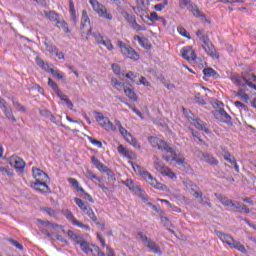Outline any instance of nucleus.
<instances>
[{
	"mask_svg": "<svg viewBox=\"0 0 256 256\" xmlns=\"http://www.w3.org/2000/svg\"><path fill=\"white\" fill-rule=\"evenodd\" d=\"M40 223L41 232L46 235V237H53V232H50L49 229H61L62 226L58 224L51 223L49 221L38 220Z\"/></svg>",
	"mask_w": 256,
	"mask_h": 256,
	"instance_id": "9b49d317",
	"label": "nucleus"
},
{
	"mask_svg": "<svg viewBox=\"0 0 256 256\" xmlns=\"http://www.w3.org/2000/svg\"><path fill=\"white\" fill-rule=\"evenodd\" d=\"M48 85L53 89V91H55L57 96L59 95V93L63 92L61 91V89H59V86H57V83H55V81H53V79L51 78L48 79Z\"/></svg>",
	"mask_w": 256,
	"mask_h": 256,
	"instance_id": "79ce46f5",
	"label": "nucleus"
},
{
	"mask_svg": "<svg viewBox=\"0 0 256 256\" xmlns=\"http://www.w3.org/2000/svg\"><path fill=\"white\" fill-rule=\"evenodd\" d=\"M224 159H225V161H228V163H231V165H233V163L236 162L235 158L229 152H226L224 154Z\"/></svg>",
	"mask_w": 256,
	"mask_h": 256,
	"instance_id": "338daca9",
	"label": "nucleus"
},
{
	"mask_svg": "<svg viewBox=\"0 0 256 256\" xmlns=\"http://www.w3.org/2000/svg\"><path fill=\"white\" fill-rule=\"evenodd\" d=\"M236 97H239L244 103H249L250 97L243 89L238 90Z\"/></svg>",
	"mask_w": 256,
	"mask_h": 256,
	"instance_id": "4c0bfd02",
	"label": "nucleus"
},
{
	"mask_svg": "<svg viewBox=\"0 0 256 256\" xmlns=\"http://www.w3.org/2000/svg\"><path fill=\"white\" fill-rule=\"evenodd\" d=\"M49 181L34 182L31 184L32 189L38 191V193H49L50 189L47 185Z\"/></svg>",
	"mask_w": 256,
	"mask_h": 256,
	"instance_id": "a211bd4d",
	"label": "nucleus"
},
{
	"mask_svg": "<svg viewBox=\"0 0 256 256\" xmlns=\"http://www.w3.org/2000/svg\"><path fill=\"white\" fill-rule=\"evenodd\" d=\"M112 70L113 73H115V75H117L118 77H121V75H123V73H121V66H119L118 64H112Z\"/></svg>",
	"mask_w": 256,
	"mask_h": 256,
	"instance_id": "0e129e2a",
	"label": "nucleus"
},
{
	"mask_svg": "<svg viewBox=\"0 0 256 256\" xmlns=\"http://www.w3.org/2000/svg\"><path fill=\"white\" fill-rule=\"evenodd\" d=\"M193 3H191V0H179V7L180 9H185V7L191 6Z\"/></svg>",
	"mask_w": 256,
	"mask_h": 256,
	"instance_id": "69168bd1",
	"label": "nucleus"
},
{
	"mask_svg": "<svg viewBox=\"0 0 256 256\" xmlns=\"http://www.w3.org/2000/svg\"><path fill=\"white\" fill-rule=\"evenodd\" d=\"M68 183H70L72 187H75L77 191H80L81 193H85V190L83 189V187L79 186V181H77V179L69 178Z\"/></svg>",
	"mask_w": 256,
	"mask_h": 256,
	"instance_id": "58836bf2",
	"label": "nucleus"
},
{
	"mask_svg": "<svg viewBox=\"0 0 256 256\" xmlns=\"http://www.w3.org/2000/svg\"><path fill=\"white\" fill-rule=\"evenodd\" d=\"M62 213H63L64 217H66V219L68 221H70V223H72V225H74V227H79L80 229H83L84 231H91V227L89 225L83 224V222H80L79 220H77V218H75V216L73 215L71 210L65 209V210H62Z\"/></svg>",
	"mask_w": 256,
	"mask_h": 256,
	"instance_id": "6e6552de",
	"label": "nucleus"
},
{
	"mask_svg": "<svg viewBox=\"0 0 256 256\" xmlns=\"http://www.w3.org/2000/svg\"><path fill=\"white\" fill-rule=\"evenodd\" d=\"M231 249H237V251H240V253H247V249H245V246L241 244V242L233 240L232 244H230Z\"/></svg>",
	"mask_w": 256,
	"mask_h": 256,
	"instance_id": "473e14b6",
	"label": "nucleus"
},
{
	"mask_svg": "<svg viewBox=\"0 0 256 256\" xmlns=\"http://www.w3.org/2000/svg\"><path fill=\"white\" fill-rule=\"evenodd\" d=\"M117 151L120 155H122V157H126L127 159H135L136 157L135 153L124 147L123 144L118 146Z\"/></svg>",
	"mask_w": 256,
	"mask_h": 256,
	"instance_id": "6ab92c4d",
	"label": "nucleus"
},
{
	"mask_svg": "<svg viewBox=\"0 0 256 256\" xmlns=\"http://www.w3.org/2000/svg\"><path fill=\"white\" fill-rule=\"evenodd\" d=\"M150 145L160 151H166V153H171V156H163L165 161H175L178 165H183L185 163V157L179 150H173V148L169 147V144L164 140L159 139L158 137L151 136L148 138Z\"/></svg>",
	"mask_w": 256,
	"mask_h": 256,
	"instance_id": "f257e3e1",
	"label": "nucleus"
},
{
	"mask_svg": "<svg viewBox=\"0 0 256 256\" xmlns=\"http://www.w3.org/2000/svg\"><path fill=\"white\" fill-rule=\"evenodd\" d=\"M138 76H139L138 73H133L132 71H130V72H128V73L126 74V78H127V79H130V81H131L132 83H136V84H137V81H136L135 79H137Z\"/></svg>",
	"mask_w": 256,
	"mask_h": 256,
	"instance_id": "052dcab7",
	"label": "nucleus"
},
{
	"mask_svg": "<svg viewBox=\"0 0 256 256\" xmlns=\"http://www.w3.org/2000/svg\"><path fill=\"white\" fill-rule=\"evenodd\" d=\"M88 141H90L92 143V145H95L96 147H98V149H101L103 147V143H101V141L95 140L91 136H88Z\"/></svg>",
	"mask_w": 256,
	"mask_h": 256,
	"instance_id": "e2e57ef3",
	"label": "nucleus"
},
{
	"mask_svg": "<svg viewBox=\"0 0 256 256\" xmlns=\"http://www.w3.org/2000/svg\"><path fill=\"white\" fill-rule=\"evenodd\" d=\"M36 63L38 66H40L41 69H43V71H47V73H51V69L53 68L49 66V63L44 62V60L41 59V57L39 56L36 57Z\"/></svg>",
	"mask_w": 256,
	"mask_h": 256,
	"instance_id": "cd10ccee",
	"label": "nucleus"
},
{
	"mask_svg": "<svg viewBox=\"0 0 256 256\" xmlns=\"http://www.w3.org/2000/svg\"><path fill=\"white\" fill-rule=\"evenodd\" d=\"M90 5L92 6L93 11L97 13L99 17L102 19H107L108 21H111L113 19V15H111V12L107 10V7L105 5L99 3L97 0H90Z\"/></svg>",
	"mask_w": 256,
	"mask_h": 256,
	"instance_id": "7ed1b4c3",
	"label": "nucleus"
},
{
	"mask_svg": "<svg viewBox=\"0 0 256 256\" xmlns=\"http://www.w3.org/2000/svg\"><path fill=\"white\" fill-rule=\"evenodd\" d=\"M193 125L194 127H196V129H199L200 131H204L205 133H209V130L205 127V125H203V122H201V120L199 119L194 120Z\"/></svg>",
	"mask_w": 256,
	"mask_h": 256,
	"instance_id": "a19ab883",
	"label": "nucleus"
},
{
	"mask_svg": "<svg viewBox=\"0 0 256 256\" xmlns=\"http://www.w3.org/2000/svg\"><path fill=\"white\" fill-rule=\"evenodd\" d=\"M133 171L136 173V175H140V177L144 178L149 185L154 187V189H158V191H165L167 189V186L163 185L162 183L158 182L151 173L147 172L145 168L141 167L140 165L136 164L135 162H129Z\"/></svg>",
	"mask_w": 256,
	"mask_h": 256,
	"instance_id": "f03ea898",
	"label": "nucleus"
},
{
	"mask_svg": "<svg viewBox=\"0 0 256 256\" xmlns=\"http://www.w3.org/2000/svg\"><path fill=\"white\" fill-rule=\"evenodd\" d=\"M102 45L108 49V51H113L115 49V46H113V43H111V40L106 38L103 42Z\"/></svg>",
	"mask_w": 256,
	"mask_h": 256,
	"instance_id": "6e6d98bb",
	"label": "nucleus"
},
{
	"mask_svg": "<svg viewBox=\"0 0 256 256\" xmlns=\"http://www.w3.org/2000/svg\"><path fill=\"white\" fill-rule=\"evenodd\" d=\"M183 184L185 185L186 189H188V191H195V189H197V185H195V183L189 179L184 180Z\"/></svg>",
	"mask_w": 256,
	"mask_h": 256,
	"instance_id": "37998d69",
	"label": "nucleus"
},
{
	"mask_svg": "<svg viewBox=\"0 0 256 256\" xmlns=\"http://www.w3.org/2000/svg\"><path fill=\"white\" fill-rule=\"evenodd\" d=\"M204 161L206 163H209L210 165H219V161H217V159H215V157L209 155V154H202Z\"/></svg>",
	"mask_w": 256,
	"mask_h": 256,
	"instance_id": "c9c22d12",
	"label": "nucleus"
},
{
	"mask_svg": "<svg viewBox=\"0 0 256 256\" xmlns=\"http://www.w3.org/2000/svg\"><path fill=\"white\" fill-rule=\"evenodd\" d=\"M118 47L124 57L131 59L132 61H139V53L135 51L131 46L123 43V41H118Z\"/></svg>",
	"mask_w": 256,
	"mask_h": 256,
	"instance_id": "423d86ee",
	"label": "nucleus"
},
{
	"mask_svg": "<svg viewBox=\"0 0 256 256\" xmlns=\"http://www.w3.org/2000/svg\"><path fill=\"white\" fill-rule=\"evenodd\" d=\"M89 255L105 256V252L101 251V249H99L98 246L92 244Z\"/></svg>",
	"mask_w": 256,
	"mask_h": 256,
	"instance_id": "e433bc0d",
	"label": "nucleus"
},
{
	"mask_svg": "<svg viewBox=\"0 0 256 256\" xmlns=\"http://www.w3.org/2000/svg\"><path fill=\"white\" fill-rule=\"evenodd\" d=\"M177 31L182 37H186V39H191V34H189L184 27L179 26L177 28Z\"/></svg>",
	"mask_w": 256,
	"mask_h": 256,
	"instance_id": "3c124183",
	"label": "nucleus"
},
{
	"mask_svg": "<svg viewBox=\"0 0 256 256\" xmlns=\"http://www.w3.org/2000/svg\"><path fill=\"white\" fill-rule=\"evenodd\" d=\"M94 115H95V119H96L97 123H99L100 127H102V129H105L107 127V122L110 120L109 117H105V115H103V113L98 112V111H94Z\"/></svg>",
	"mask_w": 256,
	"mask_h": 256,
	"instance_id": "aec40b11",
	"label": "nucleus"
},
{
	"mask_svg": "<svg viewBox=\"0 0 256 256\" xmlns=\"http://www.w3.org/2000/svg\"><path fill=\"white\" fill-rule=\"evenodd\" d=\"M0 109H2L5 117L9 119V121H12V123H17V119L13 115V109L11 106H9V103L5 101V99L0 97Z\"/></svg>",
	"mask_w": 256,
	"mask_h": 256,
	"instance_id": "f8f14e48",
	"label": "nucleus"
},
{
	"mask_svg": "<svg viewBox=\"0 0 256 256\" xmlns=\"http://www.w3.org/2000/svg\"><path fill=\"white\" fill-rule=\"evenodd\" d=\"M92 35L98 45H103L105 39H107L104 38L103 35H101V33H93Z\"/></svg>",
	"mask_w": 256,
	"mask_h": 256,
	"instance_id": "8fccbe9b",
	"label": "nucleus"
},
{
	"mask_svg": "<svg viewBox=\"0 0 256 256\" xmlns=\"http://www.w3.org/2000/svg\"><path fill=\"white\" fill-rule=\"evenodd\" d=\"M78 245H80L81 251H83V253H86V255H89L91 253V247L93 244H90L87 241L83 240L80 241Z\"/></svg>",
	"mask_w": 256,
	"mask_h": 256,
	"instance_id": "2f4dec72",
	"label": "nucleus"
},
{
	"mask_svg": "<svg viewBox=\"0 0 256 256\" xmlns=\"http://www.w3.org/2000/svg\"><path fill=\"white\" fill-rule=\"evenodd\" d=\"M11 167H14L18 173L25 171V161L19 156H11L9 159Z\"/></svg>",
	"mask_w": 256,
	"mask_h": 256,
	"instance_id": "4468645a",
	"label": "nucleus"
},
{
	"mask_svg": "<svg viewBox=\"0 0 256 256\" xmlns=\"http://www.w3.org/2000/svg\"><path fill=\"white\" fill-rule=\"evenodd\" d=\"M149 20L150 21H163V23H165L164 18L159 16V14H157V12H151Z\"/></svg>",
	"mask_w": 256,
	"mask_h": 256,
	"instance_id": "864d4df0",
	"label": "nucleus"
},
{
	"mask_svg": "<svg viewBox=\"0 0 256 256\" xmlns=\"http://www.w3.org/2000/svg\"><path fill=\"white\" fill-rule=\"evenodd\" d=\"M231 81L238 87H244V85H248V87L256 90V76L253 74L249 78L245 76H232Z\"/></svg>",
	"mask_w": 256,
	"mask_h": 256,
	"instance_id": "20e7f679",
	"label": "nucleus"
},
{
	"mask_svg": "<svg viewBox=\"0 0 256 256\" xmlns=\"http://www.w3.org/2000/svg\"><path fill=\"white\" fill-rule=\"evenodd\" d=\"M50 73L53 77H57V79H63L65 77V73L59 72V70H55L53 68L50 70Z\"/></svg>",
	"mask_w": 256,
	"mask_h": 256,
	"instance_id": "bf43d9fd",
	"label": "nucleus"
},
{
	"mask_svg": "<svg viewBox=\"0 0 256 256\" xmlns=\"http://www.w3.org/2000/svg\"><path fill=\"white\" fill-rule=\"evenodd\" d=\"M196 36L198 39H200V41H202V43L209 39V37L205 36V30H198L196 32Z\"/></svg>",
	"mask_w": 256,
	"mask_h": 256,
	"instance_id": "5fc2aeb1",
	"label": "nucleus"
},
{
	"mask_svg": "<svg viewBox=\"0 0 256 256\" xmlns=\"http://www.w3.org/2000/svg\"><path fill=\"white\" fill-rule=\"evenodd\" d=\"M91 161H92L94 167H96V169H98V171H101L102 173H105L106 171H108L109 167L105 166V164H103L101 161H99V159H97V157L92 156Z\"/></svg>",
	"mask_w": 256,
	"mask_h": 256,
	"instance_id": "a878e982",
	"label": "nucleus"
},
{
	"mask_svg": "<svg viewBox=\"0 0 256 256\" xmlns=\"http://www.w3.org/2000/svg\"><path fill=\"white\" fill-rule=\"evenodd\" d=\"M136 3L138 5V9L141 11H147L149 9V3L145 2V0H136Z\"/></svg>",
	"mask_w": 256,
	"mask_h": 256,
	"instance_id": "a18cd8bd",
	"label": "nucleus"
},
{
	"mask_svg": "<svg viewBox=\"0 0 256 256\" xmlns=\"http://www.w3.org/2000/svg\"><path fill=\"white\" fill-rule=\"evenodd\" d=\"M126 142L132 145L135 149H141V145H139V142L137 141V138L133 137V135L130 134V138H126Z\"/></svg>",
	"mask_w": 256,
	"mask_h": 256,
	"instance_id": "ea45409f",
	"label": "nucleus"
},
{
	"mask_svg": "<svg viewBox=\"0 0 256 256\" xmlns=\"http://www.w3.org/2000/svg\"><path fill=\"white\" fill-rule=\"evenodd\" d=\"M123 17L129 23V25L132 27L134 31H147V27L141 26L137 23V19H135V16L127 12H124Z\"/></svg>",
	"mask_w": 256,
	"mask_h": 256,
	"instance_id": "ddd939ff",
	"label": "nucleus"
},
{
	"mask_svg": "<svg viewBox=\"0 0 256 256\" xmlns=\"http://www.w3.org/2000/svg\"><path fill=\"white\" fill-rule=\"evenodd\" d=\"M124 93H125L126 97H128V99H130V101H137L138 97H137V93H135V90H133L131 88H126V89H124Z\"/></svg>",
	"mask_w": 256,
	"mask_h": 256,
	"instance_id": "72a5a7b5",
	"label": "nucleus"
},
{
	"mask_svg": "<svg viewBox=\"0 0 256 256\" xmlns=\"http://www.w3.org/2000/svg\"><path fill=\"white\" fill-rule=\"evenodd\" d=\"M44 15L49 21H52L56 25H59L61 23V20L59 19V14L55 13V11H44Z\"/></svg>",
	"mask_w": 256,
	"mask_h": 256,
	"instance_id": "4be33fe9",
	"label": "nucleus"
},
{
	"mask_svg": "<svg viewBox=\"0 0 256 256\" xmlns=\"http://www.w3.org/2000/svg\"><path fill=\"white\" fill-rule=\"evenodd\" d=\"M192 136L194 137L195 141H198V143H203L205 144V142L203 141V139H201V136L199 135V132L192 130Z\"/></svg>",
	"mask_w": 256,
	"mask_h": 256,
	"instance_id": "774afa93",
	"label": "nucleus"
},
{
	"mask_svg": "<svg viewBox=\"0 0 256 256\" xmlns=\"http://www.w3.org/2000/svg\"><path fill=\"white\" fill-rule=\"evenodd\" d=\"M202 47L204 51L212 57V59H219V54L217 53V50H215V46H213V43H211V40H206L203 42Z\"/></svg>",
	"mask_w": 256,
	"mask_h": 256,
	"instance_id": "2eb2a0df",
	"label": "nucleus"
},
{
	"mask_svg": "<svg viewBox=\"0 0 256 256\" xmlns=\"http://www.w3.org/2000/svg\"><path fill=\"white\" fill-rule=\"evenodd\" d=\"M91 161H92L94 167H96V169H98V171H101L102 173H105L106 171H108L109 167L105 166V164H103L101 161H99V159H97V157L92 156Z\"/></svg>",
	"mask_w": 256,
	"mask_h": 256,
	"instance_id": "393cba45",
	"label": "nucleus"
},
{
	"mask_svg": "<svg viewBox=\"0 0 256 256\" xmlns=\"http://www.w3.org/2000/svg\"><path fill=\"white\" fill-rule=\"evenodd\" d=\"M154 167L157 171H159V173H161V175H165L170 179H177V175H175L171 169L167 168V166H165L161 160H155Z\"/></svg>",
	"mask_w": 256,
	"mask_h": 256,
	"instance_id": "9d476101",
	"label": "nucleus"
},
{
	"mask_svg": "<svg viewBox=\"0 0 256 256\" xmlns=\"http://www.w3.org/2000/svg\"><path fill=\"white\" fill-rule=\"evenodd\" d=\"M215 197L224 205V207H231L233 205V200L229 199L226 196H223L222 194H215Z\"/></svg>",
	"mask_w": 256,
	"mask_h": 256,
	"instance_id": "bb28decb",
	"label": "nucleus"
},
{
	"mask_svg": "<svg viewBox=\"0 0 256 256\" xmlns=\"http://www.w3.org/2000/svg\"><path fill=\"white\" fill-rule=\"evenodd\" d=\"M74 201L76 205H78V207L81 209V211H83V213H85V215L91 219V221H97V216L89 204L83 202V200L80 198H75Z\"/></svg>",
	"mask_w": 256,
	"mask_h": 256,
	"instance_id": "1a4fd4ad",
	"label": "nucleus"
},
{
	"mask_svg": "<svg viewBox=\"0 0 256 256\" xmlns=\"http://www.w3.org/2000/svg\"><path fill=\"white\" fill-rule=\"evenodd\" d=\"M114 123L116 125V127L118 128L119 133L122 135V137L125 139V141L129 138L131 139V133H129V131H127V129H125V127H123V124H121V121L118 119L114 120Z\"/></svg>",
	"mask_w": 256,
	"mask_h": 256,
	"instance_id": "412c9836",
	"label": "nucleus"
},
{
	"mask_svg": "<svg viewBox=\"0 0 256 256\" xmlns=\"http://www.w3.org/2000/svg\"><path fill=\"white\" fill-rule=\"evenodd\" d=\"M59 99H61V101H63L65 103V105L68 107V109H70L71 111H73V102H71V99H69V97H67V95H65L63 92H59L58 95Z\"/></svg>",
	"mask_w": 256,
	"mask_h": 256,
	"instance_id": "c85d7f7f",
	"label": "nucleus"
},
{
	"mask_svg": "<svg viewBox=\"0 0 256 256\" xmlns=\"http://www.w3.org/2000/svg\"><path fill=\"white\" fill-rule=\"evenodd\" d=\"M91 25V20L89 19V15L87 11H82V19H81V29H85V27H89Z\"/></svg>",
	"mask_w": 256,
	"mask_h": 256,
	"instance_id": "7c9ffc66",
	"label": "nucleus"
},
{
	"mask_svg": "<svg viewBox=\"0 0 256 256\" xmlns=\"http://www.w3.org/2000/svg\"><path fill=\"white\" fill-rule=\"evenodd\" d=\"M32 176L36 181L35 183H39L41 181H49V175L37 167L32 168Z\"/></svg>",
	"mask_w": 256,
	"mask_h": 256,
	"instance_id": "f3484780",
	"label": "nucleus"
},
{
	"mask_svg": "<svg viewBox=\"0 0 256 256\" xmlns=\"http://www.w3.org/2000/svg\"><path fill=\"white\" fill-rule=\"evenodd\" d=\"M44 45L46 47V51H48V53H51V55H55V53H57V50L59 48H57V46L49 44L47 42H44Z\"/></svg>",
	"mask_w": 256,
	"mask_h": 256,
	"instance_id": "de8ad7c7",
	"label": "nucleus"
},
{
	"mask_svg": "<svg viewBox=\"0 0 256 256\" xmlns=\"http://www.w3.org/2000/svg\"><path fill=\"white\" fill-rule=\"evenodd\" d=\"M136 85H143L144 87H151V82L147 78L141 76L140 80L136 82Z\"/></svg>",
	"mask_w": 256,
	"mask_h": 256,
	"instance_id": "13d9d810",
	"label": "nucleus"
},
{
	"mask_svg": "<svg viewBox=\"0 0 256 256\" xmlns=\"http://www.w3.org/2000/svg\"><path fill=\"white\" fill-rule=\"evenodd\" d=\"M168 5H169L168 0H162L160 3H158L154 6V9H155V11H163V9H165V7Z\"/></svg>",
	"mask_w": 256,
	"mask_h": 256,
	"instance_id": "09e8293b",
	"label": "nucleus"
},
{
	"mask_svg": "<svg viewBox=\"0 0 256 256\" xmlns=\"http://www.w3.org/2000/svg\"><path fill=\"white\" fill-rule=\"evenodd\" d=\"M12 103L14 105V107H16L17 111H20L21 113H25V111H27V108H25V106L21 105V103H19V101L15 98H12Z\"/></svg>",
	"mask_w": 256,
	"mask_h": 256,
	"instance_id": "c03bdc74",
	"label": "nucleus"
},
{
	"mask_svg": "<svg viewBox=\"0 0 256 256\" xmlns=\"http://www.w3.org/2000/svg\"><path fill=\"white\" fill-rule=\"evenodd\" d=\"M217 237L222 241V243H226V245H229L231 247V244L233 243V237H231L229 234H225L223 232H216Z\"/></svg>",
	"mask_w": 256,
	"mask_h": 256,
	"instance_id": "5701e85b",
	"label": "nucleus"
},
{
	"mask_svg": "<svg viewBox=\"0 0 256 256\" xmlns=\"http://www.w3.org/2000/svg\"><path fill=\"white\" fill-rule=\"evenodd\" d=\"M122 183L123 185H126L129 191H132V193L138 195V197H141L143 201H149V197H147L145 191L141 189V187L135 185V182L132 179H127L125 181H122Z\"/></svg>",
	"mask_w": 256,
	"mask_h": 256,
	"instance_id": "0eeeda50",
	"label": "nucleus"
},
{
	"mask_svg": "<svg viewBox=\"0 0 256 256\" xmlns=\"http://www.w3.org/2000/svg\"><path fill=\"white\" fill-rule=\"evenodd\" d=\"M188 9L193 13L194 17H201V11H199V8H197L196 5L192 4L191 6H188Z\"/></svg>",
	"mask_w": 256,
	"mask_h": 256,
	"instance_id": "603ef678",
	"label": "nucleus"
},
{
	"mask_svg": "<svg viewBox=\"0 0 256 256\" xmlns=\"http://www.w3.org/2000/svg\"><path fill=\"white\" fill-rule=\"evenodd\" d=\"M68 237L75 242V245H79L81 242V240H79V235L73 232V230H68Z\"/></svg>",
	"mask_w": 256,
	"mask_h": 256,
	"instance_id": "49530a36",
	"label": "nucleus"
},
{
	"mask_svg": "<svg viewBox=\"0 0 256 256\" xmlns=\"http://www.w3.org/2000/svg\"><path fill=\"white\" fill-rule=\"evenodd\" d=\"M91 161H92L94 167H96V169H98V171H101L102 173H105L106 171H108L109 167L105 166V164H103L101 161H99V159H97V157L92 156Z\"/></svg>",
	"mask_w": 256,
	"mask_h": 256,
	"instance_id": "b1692460",
	"label": "nucleus"
},
{
	"mask_svg": "<svg viewBox=\"0 0 256 256\" xmlns=\"http://www.w3.org/2000/svg\"><path fill=\"white\" fill-rule=\"evenodd\" d=\"M138 237L142 241L144 247H147L150 249V251H152V253H156V255H161V248L157 245V243H155V241L147 237L146 233L139 231Z\"/></svg>",
	"mask_w": 256,
	"mask_h": 256,
	"instance_id": "39448f33",
	"label": "nucleus"
},
{
	"mask_svg": "<svg viewBox=\"0 0 256 256\" xmlns=\"http://www.w3.org/2000/svg\"><path fill=\"white\" fill-rule=\"evenodd\" d=\"M180 53L183 57V59H186V61H195L197 59V55L195 54V50L193 49V46H186L180 50Z\"/></svg>",
	"mask_w": 256,
	"mask_h": 256,
	"instance_id": "dca6fc26",
	"label": "nucleus"
},
{
	"mask_svg": "<svg viewBox=\"0 0 256 256\" xmlns=\"http://www.w3.org/2000/svg\"><path fill=\"white\" fill-rule=\"evenodd\" d=\"M218 116L220 118V121H222V123H229L231 121V116L224 110L218 111Z\"/></svg>",
	"mask_w": 256,
	"mask_h": 256,
	"instance_id": "f704fd0d",
	"label": "nucleus"
},
{
	"mask_svg": "<svg viewBox=\"0 0 256 256\" xmlns=\"http://www.w3.org/2000/svg\"><path fill=\"white\" fill-rule=\"evenodd\" d=\"M203 73L205 77H215L217 75V72L213 68H206L203 70Z\"/></svg>",
	"mask_w": 256,
	"mask_h": 256,
	"instance_id": "4d7b16f0",
	"label": "nucleus"
},
{
	"mask_svg": "<svg viewBox=\"0 0 256 256\" xmlns=\"http://www.w3.org/2000/svg\"><path fill=\"white\" fill-rule=\"evenodd\" d=\"M111 85L117 91H125V89H127V88H125V83L120 82L119 80H117V78H112L111 79Z\"/></svg>",
	"mask_w": 256,
	"mask_h": 256,
	"instance_id": "c756f323",
	"label": "nucleus"
},
{
	"mask_svg": "<svg viewBox=\"0 0 256 256\" xmlns=\"http://www.w3.org/2000/svg\"><path fill=\"white\" fill-rule=\"evenodd\" d=\"M105 131H117V125L113 124V122H111V120H108L107 121V124H106V128H104Z\"/></svg>",
	"mask_w": 256,
	"mask_h": 256,
	"instance_id": "680f3d73",
	"label": "nucleus"
}]
</instances>
